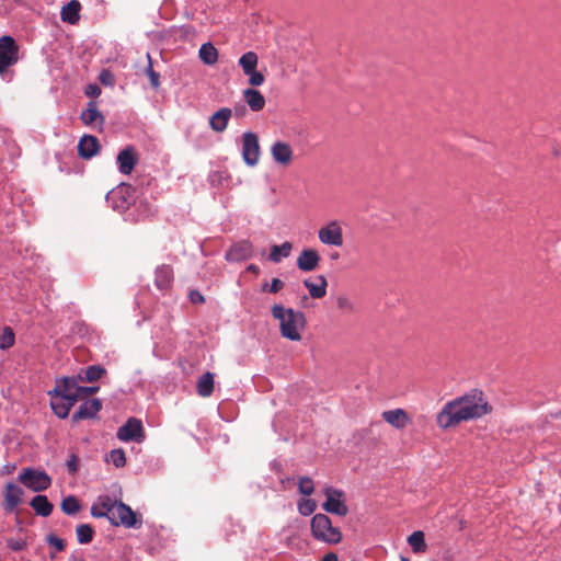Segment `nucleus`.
<instances>
[{
    "instance_id": "obj_20",
    "label": "nucleus",
    "mask_w": 561,
    "mask_h": 561,
    "mask_svg": "<svg viewBox=\"0 0 561 561\" xmlns=\"http://www.w3.org/2000/svg\"><path fill=\"white\" fill-rule=\"evenodd\" d=\"M232 115V111L229 107H222L215 112L209 118L210 128L217 133H222Z\"/></svg>"
},
{
    "instance_id": "obj_55",
    "label": "nucleus",
    "mask_w": 561,
    "mask_h": 561,
    "mask_svg": "<svg viewBox=\"0 0 561 561\" xmlns=\"http://www.w3.org/2000/svg\"><path fill=\"white\" fill-rule=\"evenodd\" d=\"M247 112V108L244 105H241L239 107H234V113L237 116H242Z\"/></svg>"
},
{
    "instance_id": "obj_46",
    "label": "nucleus",
    "mask_w": 561,
    "mask_h": 561,
    "mask_svg": "<svg viewBox=\"0 0 561 561\" xmlns=\"http://www.w3.org/2000/svg\"><path fill=\"white\" fill-rule=\"evenodd\" d=\"M98 390H99V387L78 386V389H77L78 400L85 399L87 397L95 393Z\"/></svg>"
},
{
    "instance_id": "obj_6",
    "label": "nucleus",
    "mask_w": 561,
    "mask_h": 561,
    "mask_svg": "<svg viewBox=\"0 0 561 561\" xmlns=\"http://www.w3.org/2000/svg\"><path fill=\"white\" fill-rule=\"evenodd\" d=\"M323 492L327 499L322 505L323 510L342 517L346 516L348 507L344 501V492L332 486L325 488Z\"/></svg>"
},
{
    "instance_id": "obj_43",
    "label": "nucleus",
    "mask_w": 561,
    "mask_h": 561,
    "mask_svg": "<svg viewBox=\"0 0 561 561\" xmlns=\"http://www.w3.org/2000/svg\"><path fill=\"white\" fill-rule=\"evenodd\" d=\"M245 76L249 77V84L252 87H260L264 83L265 80L263 73L256 71V69L245 73Z\"/></svg>"
},
{
    "instance_id": "obj_38",
    "label": "nucleus",
    "mask_w": 561,
    "mask_h": 561,
    "mask_svg": "<svg viewBox=\"0 0 561 561\" xmlns=\"http://www.w3.org/2000/svg\"><path fill=\"white\" fill-rule=\"evenodd\" d=\"M317 510V503L310 499H301L298 501V512L304 516H309Z\"/></svg>"
},
{
    "instance_id": "obj_42",
    "label": "nucleus",
    "mask_w": 561,
    "mask_h": 561,
    "mask_svg": "<svg viewBox=\"0 0 561 561\" xmlns=\"http://www.w3.org/2000/svg\"><path fill=\"white\" fill-rule=\"evenodd\" d=\"M336 307L339 310H341L343 312H348V313H352L355 310L354 304L352 302V300L344 295H340L336 298Z\"/></svg>"
},
{
    "instance_id": "obj_56",
    "label": "nucleus",
    "mask_w": 561,
    "mask_h": 561,
    "mask_svg": "<svg viewBox=\"0 0 561 561\" xmlns=\"http://www.w3.org/2000/svg\"><path fill=\"white\" fill-rule=\"evenodd\" d=\"M248 271L253 273V274H259L260 268L255 264H251V265L248 266Z\"/></svg>"
},
{
    "instance_id": "obj_23",
    "label": "nucleus",
    "mask_w": 561,
    "mask_h": 561,
    "mask_svg": "<svg viewBox=\"0 0 561 561\" xmlns=\"http://www.w3.org/2000/svg\"><path fill=\"white\" fill-rule=\"evenodd\" d=\"M243 96H244L247 104L249 105V107L252 111L259 112L264 108L265 103H266L265 98L259 90H255L252 88L245 89L243 91Z\"/></svg>"
},
{
    "instance_id": "obj_53",
    "label": "nucleus",
    "mask_w": 561,
    "mask_h": 561,
    "mask_svg": "<svg viewBox=\"0 0 561 561\" xmlns=\"http://www.w3.org/2000/svg\"><path fill=\"white\" fill-rule=\"evenodd\" d=\"M68 561H85L84 558L78 553V552H72L70 556H69V559Z\"/></svg>"
},
{
    "instance_id": "obj_12",
    "label": "nucleus",
    "mask_w": 561,
    "mask_h": 561,
    "mask_svg": "<svg viewBox=\"0 0 561 561\" xmlns=\"http://www.w3.org/2000/svg\"><path fill=\"white\" fill-rule=\"evenodd\" d=\"M271 154L276 163L285 167L290 164L294 158L290 145L284 141L274 142L271 147Z\"/></svg>"
},
{
    "instance_id": "obj_33",
    "label": "nucleus",
    "mask_w": 561,
    "mask_h": 561,
    "mask_svg": "<svg viewBox=\"0 0 561 561\" xmlns=\"http://www.w3.org/2000/svg\"><path fill=\"white\" fill-rule=\"evenodd\" d=\"M105 373L106 370L102 366L92 365L84 370V376L82 377L79 375V378L81 381L94 382L99 380Z\"/></svg>"
},
{
    "instance_id": "obj_11",
    "label": "nucleus",
    "mask_w": 561,
    "mask_h": 561,
    "mask_svg": "<svg viewBox=\"0 0 561 561\" xmlns=\"http://www.w3.org/2000/svg\"><path fill=\"white\" fill-rule=\"evenodd\" d=\"M78 383L76 378L73 377H64L56 381L55 388L48 392V394H56L60 397H65L67 400H72V402L78 401L77 396Z\"/></svg>"
},
{
    "instance_id": "obj_45",
    "label": "nucleus",
    "mask_w": 561,
    "mask_h": 561,
    "mask_svg": "<svg viewBox=\"0 0 561 561\" xmlns=\"http://www.w3.org/2000/svg\"><path fill=\"white\" fill-rule=\"evenodd\" d=\"M66 466L70 474H76L79 470V457L75 454L70 455Z\"/></svg>"
},
{
    "instance_id": "obj_26",
    "label": "nucleus",
    "mask_w": 561,
    "mask_h": 561,
    "mask_svg": "<svg viewBox=\"0 0 561 561\" xmlns=\"http://www.w3.org/2000/svg\"><path fill=\"white\" fill-rule=\"evenodd\" d=\"M80 9H81L80 2L78 0H71L66 5L62 7L61 13H60L61 20L64 22H68L70 24H76L80 19V15H79Z\"/></svg>"
},
{
    "instance_id": "obj_18",
    "label": "nucleus",
    "mask_w": 561,
    "mask_h": 561,
    "mask_svg": "<svg viewBox=\"0 0 561 561\" xmlns=\"http://www.w3.org/2000/svg\"><path fill=\"white\" fill-rule=\"evenodd\" d=\"M100 150V144L95 136L84 135L78 144V154L83 159H91Z\"/></svg>"
},
{
    "instance_id": "obj_44",
    "label": "nucleus",
    "mask_w": 561,
    "mask_h": 561,
    "mask_svg": "<svg viewBox=\"0 0 561 561\" xmlns=\"http://www.w3.org/2000/svg\"><path fill=\"white\" fill-rule=\"evenodd\" d=\"M46 541L48 542V545L53 546L57 551H64L66 548L65 540L53 534L47 536Z\"/></svg>"
},
{
    "instance_id": "obj_7",
    "label": "nucleus",
    "mask_w": 561,
    "mask_h": 561,
    "mask_svg": "<svg viewBox=\"0 0 561 561\" xmlns=\"http://www.w3.org/2000/svg\"><path fill=\"white\" fill-rule=\"evenodd\" d=\"M113 516L108 517V520L114 526L123 525L127 528L138 527L141 523L137 520L136 513L125 503L118 502L113 508Z\"/></svg>"
},
{
    "instance_id": "obj_29",
    "label": "nucleus",
    "mask_w": 561,
    "mask_h": 561,
    "mask_svg": "<svg viewBox=\"0 0 561 561\" xmlns=\"http://www.w3.org/2000/svg\"><path fill=\"white\" fill-rule=\"evenodd\" d=\"M199 59L208 66H213L218 61V49L211 43H205L198 50Z\"/></svg>"
},
{
    "instance_id": "obj_28",
    "label": "nucleus",
    "mask_w": 561,
    "mask_h": 561,
    "mask_svg": "<svg viewBox=\"0 0 561 561\" xmlns=\"http://www.w3.org/2000/svg\"><path fill=\"white\" fill-rule=\"evenodd\" d=\"M31 507L39 516L47 517L53 512V504L48 501L46 495H36L30 502Z\"/></svg>"
},
{
    "instance_id": "obj_25",
    "label": "nucleus",
    "mask_w": 561,
    "mask_h": 561,
    "mask_svg": "<svg viewBox=\"0 0 561 561\" xmlns=\"http://www.w3.org/2000/svg\"><path fill=\"white\" fill-rule=\"evenodd\" d=\"M214 374L210 371H206L203 374L196 383L197 394L202 398H208L211 396L214 391Z\"/></svg>"
},
{
    "instance_id": "obj_34",
    "label": "nucleus",
    "mask_w": 561,
    "mask_h": 561,
    "mask_svg": "<svg viewBox=\"0 0 561 561\" xmlns=\"http://www.w3.org/2000/svg\"><path fill=\"white\" fill-rule=\"evenodd\" d=\"M77 540L85 545L92 541L94 530L89 524H80L76 528Z\"/></svg>"
},
{
    "instance_id": "obj_1",
    "label": "nucleus",
    "mask_w": 561,
    "mask_h": 561,
    "mask_svg": "<svg viewBox=\"0 0 561 561\" xmlns=\"http://www.w3.org/2000/svg\"><path fill=\"white\" fill-rule=\"evenodd\" d=\"M492 410L481 390L473 389L461 397L445 403L438 412L436 422L438 427L447 430L456 427L462 422L480 419Z\"/></svg>"
},
{
    "instance_id": "obj_52",
    "label": "nucleus",
    "mask_w": 561,
    "mask_h": 561,
    "mask_svg": "<svg viewBox=\"0 0 561 561\" xmlns=\"http://www.w3.org/2000/svg\"><path fill=\"white\" fill-rule=\"evenodd\" d=\"M85 94L88 96H99L101 94V89L96 84H89L85 90Z\"/></svg>"
},
{
    "instance_id": "obj_47",
    "label": "nucleus",
    "mask_w": 561,
    "mask_h": 561,
    "mask_svg": "<svg viewBox=\"0 0 561 561\" xmlns=\"http://www.w3.org/2000/svg\"><path fill=\"white\" fill-rule=\"evenodd\" d=\"M285 286V283L279 278H273L270 286H268V293L277 294L279 290H282Z\"/></svg>"
},
{
    "instance_id": "obj_14",
    "label": "nucleus",
    "mask_w": 561,
    "mask_h": 561,
    "mask_svg": "<svg viewBox=\"0 0 561 561\" xmlns=\"http://www.w3.org/2000/svg\"><path fill=\"white\" fill-rule=\"evenodd\" d=\"M381 417L397 430H403L408 424L411 423V417L409 414L400 408L383 411Z\"/></svg>"
},
{
    "instance_id": "obj_5",
    "label": "nucleus",
    "mask_w": 561,
    "mask_h": 561,
    "mask_svg": "<svg viewBox=\"0 0 561 561\" xmlns=\"http://www.w3.org/2000/svg\"><path fill=\"white\" fill-rule=\"evenodd\" d=\"M18 60L19 46L15 39L9 35L0 37V76L4 75Z\"/></svg>"
},
{
    "instance_id": "obj_16",
    "label": "nucleus",
    "mask_w": 561,
    "mask_h": 561,
    "mask_svg": "<svg viewBox=\"0 0 561 561\" xmlns=\"http://www.w3.org/2000/svg\"><path fill=\"white\" fill-rule=\"evenodd\" d=\"M253 254V248L250 241L243 240L233 244L226 253L228 261H243L250 259Z\"/></svg>"
},
{
    "instance_id": "obj_10",
    "label": "nucleus",
    "mask_w": 561,
    "mask_h": 561,
    "mask_svg": "<svg viewBox=\"0 0 561 561\" xmlns=\"http://www.w3.org/2000/svg\"><path fill=\"white\" fill-rule=\"evenodd\" d=\"M319 240L325 245L341 247L343 244V231L336 220L329 222L318 231Z\"/></svg>"
},
{
    "instance_id": "obj_51",
    "label": "nucleus",
    "mask_w": 561,
    "mask_h": 561,
    "mask_svg": "<svg viewBox=\"0 0 561 561\" xmlns=\"http://www.w3.org/2000/svg\"><path fill=\"white\" fill-rule=\"evenodd\" d=\"M190 300L193 304H203L205 301L204 296L197 290H191Z\"/></svg>"
},
{
    "instance_id": "obj_17",
    "label": "nucleus",
    "mask_w": 561,
    "mask_h": 561,
    "mask_svg": "<svg viewBox=\"0 0 561 561\" xmlns=\"http://www.w3.org/2000/svg\"><path fill=\"white\" fill-rule=\"evenodd\" d=\"M102 403L99 399L84 401L72 415V421L87 420L94 417L101 410Z\"/></svg>"
},
{
    "instance_id": "obj_8",
    "label": "nucleus",
    "mask_w": 561,
    "mask_h": 561,
    "mask_svg": "<svg viewBox=\"0 0 561 561\" xmlns=\"http://www.w3.org/2000/svg\"><path fill=\"white\" fill-rule=\"evenodd\" d=\"M242 158L249 167H254L259 162L260 145L254 133L248 131L242 136Z\"/></svg>"
},
{
    "instance_id": "obj_41",
    "label": "nucleus",
    "mask_w": 561,
    "mask_h": 561,
    "mask_svg": "<svg viewBox=\"0 0 561 561\" xmlns=\"http://www.w3.org/2000/svg\"><path fill=\"white\" fill-rule=\"evenodd\" d=\"M110 460L116 468H122L126 465L125 451L121 448L113 449L110 454Z\"/></svg>"
},
{
    "instance_id": "obj_30",
    "label": "nucleus",
    "mask_w": 561,
    "mask_h": 561,
    "mask_svg": "<svg viewBox=\"0 0 561 561\" xmlns=\"http://www.w3.org/2000/svg\"><path fill=\"white\" fill-rule=\"evenodd\" d=\"M291 249L293 244L288 241L284 242L280 245H273L271 248L268 259L274 263H278L282 261V259L288 257L290 255Z\"/></svg>"
},
{
    "instance_id": "obj_22",
    "label": "nucleus",
    "mask_w": 561,
    "mask_h": 561,
    "mask_svg": "<svg viewBox=\"0 0 561 561\" xmlns=\"http://www.w3.org/2000/svg\"><path fill=\"white\" fill-rule=\"evenodd\" d=\"M317 283L310 279H305L304 285L309 291V295L314 299H321L327 295L328 280L324 275L316 276Z\"/></svg>"
},
{
    "instance_id": "obj_32",
    "label": "nucleus",
    "mask_w": 561,
    "mask_h": 561,
    "mask_svg": "<svg viewBox=\"0 0 561 561\" xmlns=\"http://www.w3.org/2000/svg\"><path fill=\"white\" fill-rule=\"evenodd\" d=\"M408 542L411 546L413 552H415V553L426 551L427 546L425 543L424 533L421 530H416V531L412 533L408 537Z\"/></svg>"
},
{
    "instance_id": "obj_50",
    "label": "nucleus",
    "mask_w": 561,
    "mask_h": 561,
    "mask_svg": "<svg viewBox=\"0 0 561 561\" xmlns=\"http://www.w3.org/2000/svg\"><path fill=\"white\" fill-rule=\"evenodd\" d=\"M100 81L103 84L111 85L114 82L113 75L110 71L104 70L100 75Z\"/></svg>"
},
{
    "instance_id": "obj_9",
    "label": "nucleus",
    "mask_w": 561,
    "mask_h": 561,
    "mask_svg": "<svg viewBox=\"0 0 561 561\" xmlns=\"http://www.w3.org/2000/svg\"><path fill=\"white\" fill-rule=\"evenodd\" d=\"M117 438L123 442H142L145 433L141 422L135 417L128 419V421L118 428Z\"/></svg>"
},
{
    "instance_id": "obj_31",
    "label": "nucleus",
    "mask_w": 561,
    "mask_h": 561,
    "mask_svg": "<svg viewBox=\"0 0 561 561\" xmlns=\"http://www.w3.org/2000/svg\"><path fill=\"white\" fill-rule=\"evenodd\" d=\"M238 62H239V66L242 68L243 73L245 75V73H249L250 71L256 69L259 58L254 51H248L239 58Z\"/></svg>"
},
{
    "instance_id": "obj_48",
    "label": "nucleus",
    "mask_w": 561,
    "mask_h": 561,
    "mask_svg": "<svg viewBox=\"0 0 561 561\" xmlns=\"http://www.w3.org/2000/svg\"><path fill=\"white\" fill-rule=\"evenodd\" d=\"M91 515L95 518H102L105 517V513L103 512V508L100 505L99 500H96L92 506H91Z\"/></svg>"
},
{
    "instance_id": "obj_4",
    "label": "nucleus",
    "mask_w": 561,
    "mask_h": 561,
    "mask_svg": "<svg viewBox=\"0 0 561 561\" xmlns=\"http://www.w3.org/2000/svg\"><path fill=\"white\" fill-rule=\"evenodd\" d=\"M19 481L34 492H42L51 485V478L45 472L34 468H24Z\"/></svg>"
},
{
    "instance_id": "obj_35",
    "label": "nucleus",
    "mask_w": 561,
    "mask_h": 561,
    "mask_svg": "<svg viewBox=\"0 0 561 561\" xmlns=\"http://www.w3.org/2000/svg\"><path fill=\"white\" fill-rule=\"evenodd\" d=\"M80 508V502L75 495H69L61 502V511L67 515H76Z\"/></svg>"
},
{
    "instance_id": "obj_37",
    "label": "nucleus",
    "mask_w": 561,
    "mask_h": 561,
    "mask_svg": "<svg viewBox=\"0 0 561 561\" xmlns=\"http://www.w3.org/2000/svg\"><path fill=\"white\" fill-rule=\"evenodd\" d=\"M298 491L306 496L311 495L314 492L313 480L309 477H300L298 480Z\"/></svg>"
},
{
    "instance_id": "obj_2",
    "label": "nucleus",
    "mask_w": 561,
    "mask_h": 561,
    "mask_svg": "<svg viewBox=\"0 0 561 561\" xmlns=\"http://www.w3.org/2000/svg\"><path fill=\"white\" fill-rule=\"evenodd\" d=\"M274 319L278 320L280 334L290 341H300V331L306 325V317L301 311L285 308L283 305H274L271 309Z\"/></svg>"
},
{
    "instance_id": "obj_49",
    "label": "nucleus",
    "mask_w": 561,
    "mask_h": 561,
    "mask_svg": "<svg viewBox=\"0 0 561 561\" xmlns=\"http://www.w3.org/2000/svg\"><path fill=\"white\" fill-rule=\"evenodd\" d=\"M25 542L21 540L10 539L8 540V547L13 551H21L25 548Z\"/></svg>"
},
{
    "instance_id": "obj_40",
    "label": "nucleus",
    "mask_w": 561,
    "mask_h": 561,
    "mask_svg": "<svg viewBox=\"0 0 561 561\" xmlns=\"http://www.w3.org/2000/svg\"><path fill=\"white\" fill-rule=\"evenodd\" d=\"M147 59H148V66H147V69H146V73L149 77L151 85L154 89H157L160 85V75L157 71L153 70V66H152V60H151L150 54H147Z\"/></svg>"
},
{
    "instance_id": "obj_54",
    "label": "nucleus",
    "mask_w": 561,
    "mask_h": 561,
    "mask_svg": "<svg viewBox=\"0 0 561 561\" xmlns=\"http://www.w3.org/2000/svg\"><path fill=\"white\" fill-rule=\"evenodd\" d=\"M321 561H337V556L331 552L325 554Z\"/></svg>"
},
{
    "instance_id": "obj_21",
    "label": "nucleus",
    "mask_w": 561,
    "mask_h": 561,
    "mask_svg": "<svg viewBox=\"0 0 561 561\" xmlns=\"http://www.w3.org/2000/svg\"><path fill=\"white\" fill-rule=\"evenodd\" d=\"M49 396H50V407H51L54 413L59 419H66L69 415V412L76 402H72V400H67V399H65V397H60V396H56V394H49Z\"/></svg>"
},
{
    "instance_id": "obj_57",
    "label": "nucleus",
    "mask_w": 561,
    "mask_h": 561,
    "mask_svg": "<svg viewBox=\"0 0 561 561\" xmlns=\"http://www.w3.org/2000/svg\"><path fill=\"white\" fill-rule=\"evenodd\" d=\"M268 286H270V284H267V283H266V284H264V285L262 286L261 290H262V291H268Z\"/></svg>"
},
{
    "instance_id": "obj_3",
    "label": "nucleus",
    "mask_w": 561,
    "mask_h": 561,
    "mask_svg": "<svg viewBox=\"0 0 561 561\" xmlns=\"http://www.w3.org/2000/svg\"><path fill=\"white\" fill-rule=\"evenodd\" d=\"M312 536L327 543H337L342 539V533L333 527L331 519L325 514H316L311 519Z\"/></svg>"
},
{
    "instance_id": "obj_58",
    "label": "nucleus",
    "mask_w": 561,
    "mask_h": 561,
    "mask_svg": "<svg viewBox=\"0 0 561 561\" xmlns=\"http://www.w3.org/2000/svg\"><path fill=\"white\" fill-rule=\"evenodd\" d=\"M401 561H408V559H405V558H401Z\"/></svg>"
},
{
    "instance_id": "obj_27",
    "label": "nucleus",
    "mask_w": 561,
    "mask_h": 561,
    "mask_svg": "<svg viewBox=\"0 0 561 561\" xmlns=\"http://www.w3.org/2000/svg\"><path fill=\"white\" fill-rule=\"evenodd\" d=\"M173 280V268L170 265H161L156 271V286L163 290L170 287Z\"/></svg>"
},
{
    "instance_id": "obj_39",
    "label": "nucleus",
    "mask_w": 561,
    "mask_h": 561,
    "mask_svg": "<svg viewBox=\"0 0 561 561\" xmlns=\"http://www.w3.org/2000/svg\"><path fill=\"white\" fill-rule=\"evenodd\" d=\"M103 512L105 513V517L108 519L110 516H113V508L118 504L117 501L112 500L108 495H101L98 497Z\"/></svg>"
},
{
    "instance_id": "obj_36",
    "label": "nucleus",
    "mask_w": 561,
    "mask_h": 561,
    "mask_svg": "<svg viewBox=\"0 0 561 561\" xmlns=\"http://www.w3.org/2000/svg\"><path fill=\"white\" fill-rule=\"evenodd\" d=\"M15 341V335L13 330L10 327H5L0 334V350H8L13 346Z\"/></svg>"
},
{
    "instance_id": "obj_19",
    "label": "nucleus",
    "mask_w": 561,
    "mask_h": 561,
    "mask_svg": "<svg viewBox=\"0 0 561 561\" xmlns=\"http://www.w3.org/2000/svg\"><path fill=\"white\" fill-rule=\"evenodd\" d=\"M321 257L319 253L313 249L302 250L297 257V266L304 272H310L317 268Z\"/></svg>"
},
{
    "instance_id": "obj_24",
    "label": "nucleus",
    "mask_w": 561,
    "mask_h": 561,
    "mask_svg": "<svg viewBox=\"0 0 561 561\" xmlns=\"http://www.w3.org/2000/svg\"><path fill=\"white\" fill-rule=\"evenodd\" d=\"M80 118L84 125L91 126L95 123H99L102 125L104 123V116L102 113L98 110L95 102H89L87 110H84Z\"/></svg>"
},
{
    "instance_id": "obj_15",
    "label": "nucleus",
    "mask_w": 561,
    "mask_h": 561,
    "mask_svg": "<svg viewBox=\"0 0 561 561\" xmlns=\"http://www.w3.org/2000/svg\"><path fill=\"white\" fill-rule=\"evenodd\" d=\"M138 157L134 147L123 149L117 156L118 170L123 174H130L137 164Z\"/></svg>"
},
{
    "instance_id": "obj_13",
    "label": "nucleus",
    "mask_w": 561,
    "mask_h": 561,
    "mask_svg": "<svg viewBox=\"0 0 561 561\" xmlns=\"http://www.w3.org/2000/svg\"><path fill=\"white\" fill-rule=\"evenodd\" d=\"M3 495V508L7 512H13L22 501L23 490L18 484L8 482L4 486Z\"/></svg>"
}]
</instances>
